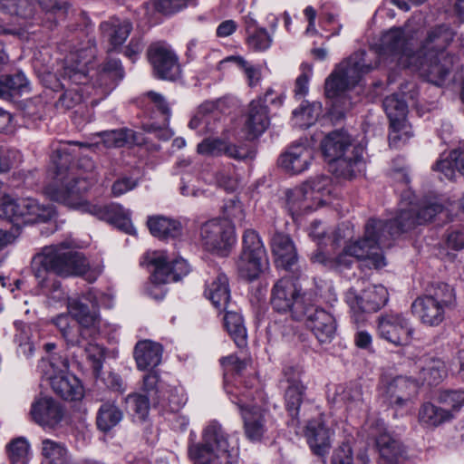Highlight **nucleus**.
<instances>
[{
	"mask_svg": "<svg viewBox=\"0 0 464 464\" xmlns=\"http://www.w3.org/2000/svg\"><path fill=\"white\" fill-rule=\"evenodd\" d=\"M200 240L204 247L212 252L224 253L235 243V229L227 219H211L200 227Z\"/></svg>",
	"mask_w": 464,
	"mask_h": 464,
	"instance_id": "dca6fc26",
	"label": "nucleus"
},
{
	"mask_svg": "<svg viewBox=\"0 0 464 464\" xmlns=\"http://www.w3.org/2000/svg\"><path fill=\"white\" fill-rule=\"evenodd\" d=\"M188 453L196 464H220L218 459L220 453L205 441L191 445Z\"/></svg>",
	"mask_w": 464,
	"mask_h": 464,
	"instance_id": "3c124183",
	"label": "nucleus"
},
{
	"mask_svg": "<svg viewBox=\"0 0 464 464\" xmlns=\"http://www.w3.org/2000/svg\"><path fill=\"white\" fill-rule=\"evenodd\" d=\"M129 408L139 417L144 420L150 411L149 399L145 395L134 393L126 398Z\"/></svg>",
	"mask_w": 464,
	"mask_h": 464,
	"instance_id": "680f3d73",
	"label": "nucleus"
},
{
	"mask_svg": "<svg viewBox=\"0 0 464 464\" xmlns=\"http://www.w3.org/2000/svg\"><path fill=\"white\" fill-rule=\"evenodd\" d=\"M306 325L310 328L317 340L322 343H330L336 332V323L334 316L324 309L308 306Z\"/></svg>",
	"mask_w": 464,
	"mask_h": 464,
	"instance_id": "c85d7f7f",
	"label": "nucleus"
},
{
	"mask_svg": "<svg viewBox=\"0 0 464 464\" xmlns=\"http://www.w3.org/2000/svg\"><path fill=\"white\" fill-rule=\"evenodd\" d=\"M450 180L456 178V172L464 175V142L443 159L438 160L433 167Z\"/></svg>",
	"mask_w": 464,
	"mask_h": 464,
	"instance_id": "58836bf2",
	"label": "nucleus"
},
{
	"mask_svg": "<svg viewBox=\"0 0 464 464\" xmlns=\"http://www.w3.org/2000/svg\"><path fill=\"white\" fill-rule=\"evenodd\" d=\"M380 337L395 345H407L412 340L414 329L411 321L401 314H387L378 319Z\"/></svg>",
	"mask_w": 464,
	"mask_h": 464,
	"instance_id": "6ab92c4d",
	"label": "nucleus"
},
{
	"mask_svg": "<svg viewBox=\"0 0 464 464\" xmlns=\"http://www.w3.org/2000/svg\"><path fill=\"white\" fill-rule=\"evenodd\" d=\"M333 431L326 425L323 415L308 421L304 436L313 452L318 456H324L330 447Z\"/></svg>",
	"mask_w": 464,
	"mask_h": 464,
	"instance_id": "2f4dec72",
	"label": "nucleus"
},
{
	"mask_svg": "<svg viewBox=\"0 0 464 464\" xmlns=\"http://www.w3.org/2000/svg\"><path fill=\"white\" fill-rule=\"evenodd\" d=\"M44 464H70V456L63 444L44 439L42 440Z\"/></svg>",
	"mask_w": 464,
	"mask_h": 464,
	"instance_id": "49530a36",
	"label": "nucleus"
},
{
	"mask_svg": "<svg viewBox=\"0 0 464 464\" xmlns=\"http://www.w3.org/2000/svg\"><path fill=\"white\" fill-rule=\"evenodd\" d=\"M103 296L95 289H90L82 298L91 304L78 299L69 300L68 313H62L52 319L67 346L82 349L95 374H99L104 360V348L95 343L100 332V300Z\"/></svg>",
	"mask_w": 464,
	"mask_h": 464,
	"instance_id": "f03ea898",
	"label": "nucleus"
},
{
	"mask_svg": "<svg viewBox=\"0 0 464 464\" xmlns=\"http://www.w3.org/2000/svg\"><path fill=\"white\" fill-rule=\"evenodd\" d=\"M303 370L299 366L287 365L280 381L284 390L285 404L291 416L296 417L305 398L306 386L302 381Z\"/></svg>",
	"mask_w": 464,
	"mask_h": 464,
	"instance_id": "a211bd4d",
	"label": "nucleus"
},
{
	"mask_svg": "<svg viewBox=\"0 0 464 464\" xmlns=\"http://www.w3.org/2000/svg\"><path fill=\"white\" fill-rule=\"evenodd\" d=\"M150 233L159 238H174L181 234L180 222L162 216L151 217L148 219Z\"/></svg>",
	"mask_w": 464,
	"mask_h": 464,
	"instance_id": "37998d69",
	"label": "nucleus"
},
{
	"mask_svg": "<svg viewBox=\"0 0 464 464\" xmlns=\"http://www.w3.org/2000/svg\"><path fill=\"white\" fill-rule=\"evenodd\" d=\"M76 148L91 149V146L77 142H63L54 150L52 161L55 168V176L53 183L47 188L49 197L70 208L78 209L111 223L127 234H135L129 209L119 204L102 205L83 198V194L89 187L88 178H79L68 171L72 158L76 155Z\"/></svg>",
	"mask_w": 464,
	"mask_h": 464,
	"instance_id": "f257e3e1",
	"label": "nucleus"
},
{
	"mask_svg": "<svg viewBox=\"0 0 464 464\" xmlns=\"http://www.w3.org/2000/svg\"><path fill=\"white\" fill-rule=\"evenodd\" d=\"M8 456L12 464H27L29 460L28 442L23 438L13 440L8 445Z\"/></svg>",
	"mask_w": 464,
	"mask_h": 464,
	"instance_id": "4d7b16f0",
	"label": "nucleus"
},
{
	"mask_svg": "<svg viewBox=\"0 0 464 464\" xmlns=\"http://www.w3.org/2000/svg\"><path fill=\"white\" fill-rule=\"evenodd\" d=\"M217 102L202 103L195 116L190 120L188 126L191 129H199L200 131L212 132L216 130L214 121L218 117Z\"/></svg>",
	"mask_w": 464,
	"mask_h": 464,
	"instance_id": "ea45409f",
	"label": "nucleus"
},
{
	"mask_svg": "<svg viewBox=\"0 0 464 464\" xmlns=\"http://www.w3.org/2000/svg\"><path fill=\"white\" fill-rule=\"evenodd\" d=\"M454 35V31L448 25L441 24L432 27L428 31L416 54L422 56L435 53L436 55H450L446 53V49L452 42Z\"/></svg>",
	"mask_w": 464,
	"mask_h": 464,
	"instance_id": "c756f323",
	"label": "nucleus"
},
{
	"mask_svg": "<svg viewBox=\"0 0 464 464\" xmlns=\"http://www.w3.org/2000/svg\"><path fill=\"white\" fill-rule=\"evenodd\" d=\"M321 149L330 165V169L337 177L351 179L363 171V149L353 146L350 136L343 131H333L322 141Z\"/></svg>",
	"mask_w": 464,
	"mask_h": 464,
	"instance_id": "39448f33",
	"label": "nucleus"
},
{
	"mask_svg": "<svg viewBox=\"0 0 464 464\" xmlns=\"http://www.w3.org/2000/svg\"><path fill=\"white\" fill-rule=\"evenodd\" d=\"M224 325L238 347L246 345V329L242 316L232 311H227L224 316Z\"/></svg>",
	"mask_w": 464,
	"mask_h": 464,
	"instance_id": "de8ad7c7",
	"label": "nucleus"
},
{
	"mask_svg": "<svg viewBox=\"0 0 464 464\" xmlns=\"http://www.w3.org/2000/svg\"><path fill=\"white\" fill-rule=\"evenodd\" d=\"M322 113L320 102L302 104L299 109L293 111V116L300 127L308 128L313 125Z\"/></svg>",
	"mask_w": 464,
	"mask_h": 464,
	"instance_id": "603ef678",
	"label": "nucleus"
},
{
	"mask_svg": "<svg viewBox=\"0 0 464 464\" xmlns=\"http://www.w3.org/2000/svg\"><path fill=\"white\" fill-rule=\"evenodd\" d=\"M29 89V81L21 72L0 75V98L9 99L13 93L27 92Z\"/></svg>",
	"mask_w": 464,
	"mask_h": 464,
	"instance_id": "a18cd8bd",
	"label": "nucleus"
},
{
	"mask_svg": "<svg viewBox=\"0 0 464 464\" xmlns=\"http://www.w3.org/2000/svg\"><path fill=\"white\" fill-rule=\"evenodd\" d=\"M450 410L436 406L430 402L421 405L419 411L420 422L429 428L437 427L452 419Z\"/></svg>",
	"mask_w": 464,
	"mask_h": 464,
	"instance_id": "c03bdc74",
	"label": "nucleus"
},
{
	"mask_svg": "<svg viewBox=\"0 0 464 464\" xmlns=\"http://www.w3.org/2000/svg\"><path fill=\"white\" fill-rule=\"evenodd\" d=\"M242 278L256 280L269 266L267 253L258 233L247 229L243 235V248L237 263Z\"/></svg>",
	"mask_w": 464,
	"mask_h": 464,
	"instance_id": "f8f14e48",
	"label": "nucleus"
},
{
	"mask_svg": "<svg viewBox=\"0 0 464 464\" xmlns=\"http://www.w3.org/2000/svg\"><path fill=\"white\" fill-rule=\"evenodd\" d=\"M69 362L61 355H51L40 362L38 369L49 381L53 391L66 401H78L83 396L80 380L67 372Z\"/></svg>",
	"mask_w": 464,
	"mask_h": 464,
	"instance_id": "1a4fd4ad",
	"label": "nucleus"
},
{
	"mask_svg": "<svg viewBox=\"0 0 464 464\" xmlns=\"http://www.w3.org/2000/svg\"><path fill=\"white\" fill-rule=\"evenodd\" d=\"M331 179L320 175L286 191V208L293 217L314 211L326 202Z\"/></svg>",
	"mask_w": 464,
	"mask_h": 464,
	"instance_id": "6e6552de",
	"label": "nucleus"
},
{
	"mask_svg": "<svg viewBox=\"0 0 464 464\" xmlns=\"http://www.w3.org/2000/svg\"><path fill=\"white\" fill-rule=\"evenodd\" d=\"M414 195L409 189L401 195V209L393 222L394 233L398 235L430 221L437 214L443 210V206L436 200L424 201L421 205L413 202ZM392 235L393 232H389Z\"/></svg>",
	"mask_w": 464,
	"mask_h": 464,
	"instance_id": "9b49d317",
	"label": "nucleus"
},
{
	"mask_svg": "<svg viewBox=\"0 0 464 464\" xmlns=\"http://www.w3.org/2000/svg\"><path fill=\"white\" fill-rule=\"evenodd\" d=\"M203 441L210 444L220 453V464H237L238 449L235 441H230L229 436L224 431L222 426L213 420L203 431Z\"/></svg>",
	"mask_w": 464,
	"mask_h": 464,
	"instance_id": "393cba45",
	"label": "nucleus"
},
{
	"mask_svg": "<svg viewBox=\"0 0 464 464\" xmlns=\"http://www.w3.org/2000/svg\"><path fill=\"white\" fill-rule=\"evenodd\" d=\"M247 45L256 52H264L270 48L273 36L265 28H258L248 33Z\"/></svg>",
	"mask_w": 464,
	"mask_h": 464,
	"instance_id": "13d9d810",
	"label": "nucleus"
},
{
	"mask_svg": "<svg viewBox=\"0 0 464 464\" xmlns=\"http://www.w3.org/2000/svg\"><path fill=\"white\" fill-rule=\"evenodd\" d=\"M227 220L242 221L245 218L243 206L237 198L229 199L223 207Z\"/></svg>",
	"mask_w": 464,
	"mask_h": 464,
	"instance_id": "338daca9",
	"label": "nucleus"
},
{
	"mask_svg": "<svg viewBox=\"0 0 464 464\" xmlns=\"http://www.w3.org/2000/svg\"><path fill=\"white\" fill-rule=\"evenodd\" d=\"M343 400L347 411L352 416L361 417L367 411V405L363 401L362 388L356 384L347 387L343 391Z\"/></svg>",
	"mask_w": 464,
	"mask_h": 464,
	"instance_id": "09e8293b",
	"label": "nucleus"
},
{
	"mask_svg": "<svg viewBox=\"0 0 464 464\" xmlns=\"http://www.w3.org/2000/svg\"><path fill=\"white\" fill-rule=\"evenodd\" d=\"M123 419V411L115 401L103 402L96 415L97 428L102 432H109L120 424Z\"/></svg>",
	"mask_w": 464,
	"mask_h": 464,
	"instance_id": "a19ab883",
	"label": "nucleus"
},
{
	"mask_svg": "<svg viewBox=\"0 0 464 464\" xmlns=\"http://www.w3.org/2000/svg\"><path fill=\"white\" fill-rule=\"evenodd\" d=\"M416 368L419 374L414 379L418 382V386L424 383L438 384L447 373L444 362L436 358L421 359L417 362Z\"/></svg>",
	"mask_w": 464,
	"mask_h": 464,
	"instance_id": "c9c22d12",
	"label": "nucleus"
},
{
	"mask_svg": "<svg viewBox=\"0 0 464 464\" xmlns=\"http://www.w3.org/2000/svg\"><path fill=\"white\" fill-rule=\"evenodd\" d=\"M102 141L106 147H122L136 142V133L129 129L106 131L102 133Z\"/></svg>",
	"mask_w": 464,
	"mask_h": 464,
	"instance_id": "5fc2aeb1",
	"label": "nucleus"
},
{
	"mask_svg": "<svg viewBox=\"0 0 464 464\" xmlns=\"http://www.w3.org/2000/svg\"><path fill=\"white\" fill-rule=\"evenodd\" d=\"M141 264L152 268L151 280L157 285L177 282L189 272L185 259L169 262L165 251L147 252Z\"/></svg>",
	"mask_w": 464,
	"mask_h": 464,
	"instance_id": "2eb2a0df",
	"label": "nucleus"
},
{
	"mask_svg": "<svg viewBox=\"0 0 464 464\" xmlns=\"http://www.w3.org/2000/svg\"><path fill=\"white\" fill-rule=\"evenodd\" d=\"M351 257H353L346 251V246L343 250L335 257L326 256L323 251L318 250L311 257L314 263H320L329 268L339 269L342 267H348L351 265Z\"/></svg>",
	"mask_w": 464,
	"mask_h": 464,
	"instance_id": "6e6d98bb",
	"label": "nucleus"
},
{
	"mask_svg": "<svg viewBox=\"0 0 464 464\" xmlns=\"http://www.w3.org/2000/svg\"><path fill=\"white\" fill-rule=\"evenodd\" d=\"M455 305L453 289L445 283L431 285L427 295L416 298L411 310L420 322L430 327H436L445 320L447 311Z\"/></svg>",
	"mask_w": 464,
	"mask_h": 464,
	"instance_id": "0eeeda50",
	"label": "nucleus"
},
{
	"mask_svg": "<svg viewBox=\"0 0 464 464\" xmlns=\"http://www.w3.org/2000/svg\"><path fill=\"white\" fill-rule=\"evenodd\" d=\"M149 59L156 75L163 80L174 81L180 74L178 56L165 42L152 44L148 51Z\"/></svg>",
	"mask_w": 464,
	"mask_h": 464,
	"instance_id": "4be33fe9",
	"label": "nucleus"
},
{
	"mask_svg": "<svg viewBox=\"0 0 464 464\" xmlns=\"http://www.w3.org/2000/svg\"><path fill=\"white\" fill-rule=\"evenodd\" d=\"M132 25L130 22L124 20H112L110 22H103L101 24V30L103 36L109 41L111 45V50L121 46L128 38Z\"/></svg>",
	"mask_w": 464,
	"mask_h": 464,
	"instance_id": "79ce46f5",
	"label": "nucleus"
},
{
	"mask_svg": "<svg viewBox=\"0 0 464 464\" xmlns=\"http://www.w3.org/2000/svg\"><path fill=\"white\" fill-rule=\"evenodd\" d=\"M369 54L358 51L342 61L325 81V94L333 100V114L339 117L348 111L353 105L348 91L355 87L363 74L377 67L380 61L369 62Z\"/></svg>",
	"mask_w": 464,
	"mask_h": 464,
	"instance_id": "20e7f679",
	"label": "nucleus"
},
{
	"mask_svg": "<svg viewBox=\"0 0 464 464\" xmlns=\"http://www.w3.org/2000/svg\"><path fill=\"white\" fill-rule=\"evenodd\" d=\"M150 4L157 11L169 14L184 7L187 0H151Z\"/></svg>",
	"mask_w": 464,
	"mask_h": 464,
	"instance_id": "69168bd1",
	"label": "nucleus"
},
{
	"mask_svg": "<svg viewBox=\"0 0 464 464\" xmlns=\"http://www.w3.org/2000/svg\"><path fill=\"white\" fill-rule=\"evenodd\" d=\"M205 295L218 310H227L230 301V289L226 275L218 274L207 284Z\"/></svg>",
	"mask_w": 464,
	"mask_h": 464,
	"instance_id": "4c0bfd02",
	"label": "nucleus"
},
{
	"mask_svg": "<svg viewBox=\"0 0 464 464\" xmlns=\"http://www.w3.org/2000/svg\"><path fill=\"white\" fill-rule=\"evenodd\" d=\"M437 401L447 410L459 411L464 405V391L443 390L440 391L437 395Z\"/></svg>",
	"mask_w": 464,
	"mask_h": 464,
	"instance_id": "bf43d9fd",
	"label": "nucleus"
},
{
	"mask_svg": "<svg viewBox=\"0 0 464 464\" xmlns=\"http://www.w3.org/2000/svg\"><path fill=\"white\" fill-rule=\"evenodd\" d=\"M413 53L409 48L407 33L401 28H392L385 32L380 44V56H391L401 67H410L408 60H413Z\"/></svg>",
	"mask_w": 464,
	"mask_h": 464,
	"instance_id": "412c9836",
	"label": "nucleus"
},
{
	"mask_svg": "<svg viewBox=\"0 0 464 464\" xmlns=\"http://www.w3.org/2000/svg\"><path fill=\"white\" fill-rule=\"evenodd\" d=\"M353 450L349 442H343L334 450L332 457V464H352Z\"/></svg>",
	"mask_w": 464,
	"mask_h": 464,
	"instance_id": "774afa93",
	"label": "nucleus"
},
{
	"mask_svg": "<svg viewBox=\"0 0 464 464\" xmlns=\"http://www.w3.org/2000/svg\"><path fill=\"white\" fill-rule=\"evenodd\" d=\"M388 301V292L383 285L367 283L359 294L354 288L346 293V302L355 312L372 313L381 309Z\"/></svg>",
	"mask_w": 464,
	"mask_h": 464,
	"instance_id": "b1692460",
	"label": "nucleus"
},
{
	"mask_svg": "<svg viewBox=\"0 0 464 464\" xmlns=\"http://www.w3.org/2000/svg\"><path fill=\"white\" fill-rule=\"evenodd\" d=\"M72 246V241L46 246L34 259L33 271L37 284L46 289L49 299L53 302L66 300L68 304L72 298L67 297L59 281L50 278V272L63 278L82 277L90 283L102 273V266L91 265L87 257ZM77 299L83 303L81 298Z\"/></svg>",
	"mask_w": 464,
	"mask_h": 464,
	"instance_id": "7ed1b4c3",
	"label": "nucleus"
},
{
	"mask_svg": "<svg viewBox=\"0 0 464 464\" xmlns=\"http://www.w3.org/2000/svg\"><path fill=\"white\" fill-rule=\"evenodd\" d=\"M270 248L277 266L290 269L296 264L298 255L289 235L276 231L270 238Z\"/></svg>",
	"mask_w": 464,
	"mask_h": 464,
	"instance_id": "473e14b6",
	"label": "nucleus"
},
{
	"mask_svg": "<svg viewBox=\"0 0 464 464\" xmlns=\"http://www.w3.org/2000/svg\"><path fill=\"white\" fill-rule=\"evenodd\" d=\"M162 347L160 344L145 340L139 342L134 350L137 367L145 371L158 366L161 361Z\"/></svg>",
	"mask_w": 464,
	"mask_h": 464,
	"instance_id": "e433bc0d",
	"label": "nucleus"
},
{
	"mask_svg": "<svg viewBox=\"0 0 464 464\" xmlns=\"http://www.w3.org/2000/svg\"><path fill=\"white\" fill-rule=\"evenodd\" d=\"M21 161L19 151L11 149L0 148V173L9 171Z\"/></svg>",
	"mask_w": 464,
	"mask_h": 464,
	"instance_id": "0e129e2a",
	"label": "nucleus"
},
{
	"mask_svg": "<svg viewBox=\"0 0 464 464\" xmlns=\"http://www.w3.org/2000/svg\"><path fill=\"white\" fill-rule=\"evenodd\" d=\"M93 57L90 41L82 47L73 46V50L65 58L63 79L75 85L86 84L89 81L88 64Z\"/></svg>",
	"mask_w": 464,
	"mask_h": 464,
	"instance_id": "5701e85b",
	"label": "nucleus"
},
{
	"mask_svg": "<svg viewBox=\"0 0 464 464\" xmlns=\"http://www.w3.org/2000/svg\"><path fill=\"white\" fill-rule=\"evenodd\" d=\"M412 59L408 60L406 63L419 71L420 74L428 82L438 86L444 82L454 64L452 55H436L435 53L422 56L414 54Z\"/></svg>",
	"mask_w": 464,
	"mask_h": 464,
	"instance_id": "f3484780",
	"label": "nucleus"
},
{
	"mask_svg": "<svg viewBox=\"0 0 464 464\" xmlns=\"http://www.w3.org/2000/svg\"><path fill=\"white\" fill-rule=\"evenodd\" d=\"M82 87L71 88L63 92L57 102V106L64 109H72L80 104L83 99Z\"/></svg>",
	"mask_w": 464,
	"mask_h": 464,
	"instance_id": "e2e57ef3",
	"label": "nucleus"
},
{
	"mask_svg": "<svg viewBox=\"0 0 464 464\" xmlns=\"http://www.w3.org/2000/svg\"><path fill=\"white\" fill-rule=\"evenodd\" d=\"M156 399L158 404L172 412L179 411L187 401L185 394L177 388L162 392V394L158 395Z\"/></svg>",
	"mask_w": 464,
	"mask_h": 464,
	"instance_id": "864d4df0",
	"label": "nucleus"
},
{
	"mask_svg": "<svg viewBox=\"0 0 464 464\" xmlns=\"http://www.w3.org/2000/svg\"><path fill=\"white\" fill-rule=\"evenodd\" d=\"M369 436L375 439L380 459L385 464H396L403 458L401 444L392 438L389 434L382 432L383 423L374 420L370 425Z\"/></svg>",
	"mask_w": 464,
	"mask_h": 464,
	"instance_id": "a878e982",
	"label": "nucleus"
},
{
	"mask_svg": "<svg viewBox=\"0 0 464 464\" xmlns=\"http://www.w3.org/2000/svg\"><path fill=\"white\" fill-rule=\"evenodd\" d=\"M54 216L53 208L42 205L31 198L13 199L9 196L0 197V218L24 224L46 222Z\"/></svg>",
	"mask_w": 464,
	"mask_h": 464,
	"instance_id": "ddd939ff",
	"label": "nucleus"
},
{
	"mask_svg": "<svg viewBox=\"0 0 464 464\" xmlns=\"http://www.w3.org/2000/svg\"><path fill=\"white\" fill-rule=\"evenodd\" d=\"M418 387L414 378L400 375L383 386L382 394L391 405L402 407L417 393Z\"/></svg>",
	"mask_w": 464,
	"mask_h": 464,
	"instance_id": "cd10ccee",
	"label": "nucleus"
},
{
	"mask_svg": "<svg viewBox=\"0 0 464 464\" xmlns=\"http://www.w3.org/2000/svg\"><path fill=\"white\" fill-rule=\"evenodd\" d=\"M383 108L390 120V127L394 130L392 139H398L399 128H404L407 133L409 130V123L406 120L408 106L405 100L399 98L397 94L387 96L383 101Z\"/></svg>",
	"mask_w": 464,
	"mask_h": 464,
	"instance_id": "f704fd0d",
	"label": "nucleus"
},
{
	"mask_svg": "<svg viewBox=\"0 0 464 464\" xmlns=\"http://www.w3.org/2000/svg\"><path fill=\"white\" fill-rule=\"evenodd\" d=\"M215 183L227 191H234L237 187V179L234 167L229 165L217 169L214 173Z\"/></svg>",
	"mask_w": 464,
	"mask_h": 464,
	"instance_id": "052dcab7",
	"label": "nucleus"
},
{
	"mask_svg": "<svg viewBox=\"0 0 464 464\" xmlns=\"http://www.w3.org/2000/svg\"><path fill=\"white\" fill-rule=\"evenodd\" d=\"M32 420L45 430H54L61 427L64 418L62 405L50 396H39L31 405Z\"/></svg>",
	"mask_w": 464,
	"mask_h": 464,
	"instance_id": "aec40b11",
	"label": "nucleus"
},
{
	"mask_svg": "<svg viewBox=\"0 0 464 464\" xmlns=\"http://www.w3.org/2000/svg\"><path fill=\"white\" fill-rule=\"evenodd\" d=\"M199 154L206 156L227 155L237 160H252L255 152L247 146H237L218 138H208L202 140L197 148Z\"/></svg>",
	"mask_w": 464,
	"mask_h": 464,
	"instance_id": "bb28decb",
	"label": "nucleus"
},
{
	"mask_svg": "<svg viewBox=\"0 0 464 464\" xmlns=\"http://www.w3.org/2000/svg\"><path fill=\"white\" fill-rule=\"evenodd\" d=\"M0 7L7 14L22 19H30L35 14V6L30 0H0Z\"/></svg>",
	"mask_w": 464,
	"mask_h": 464,
	"instance_id": "8fccbe9b",
	"label": "nucleus"
},
{
	"mask_svg": "<svg viewBox=\"0 0 464 464\" xmlns=\"http://www.w3.org/2000/svg\"><path fill=\"white\" fill-rule=\"evenodd\" d=\"M394 231L392 220L370 219L365 225L363 237L346 244V251L352 256L364 260L369 267L382 268L386 265L382 248L391 246V240L398 234L389 232Z\"/></svg>",
	"mask_w": 464,
	"mask_h": 464,
	"instance_id": "423d86ee",
	"label": "nucleus"
},
{
	"mask_svg": "<svg viewBox=\"0 0 464 464\" xmlns=\"http://www.w3.org/2000/svg\"><path fill=\"white\" fill-rule=\"evenodd\" d=\"M271 304L278 313H290L295 320H302L308 311L301 289L290 277H283L274 285Z\"/></svg>",
	"mask_w": 464,
	"mask_h": 464,
	"instance_id": "4468645a",
	"label": "nucleus"
},
{
	"mask_svg": "<svg viewBox=\"0 0 464 464\" xmlns=\"http://www.w3.org/2000/svg\"><path fill=\"white\" fill-rule=\"evenodd\" d=\"M270 119L268 109L263 104L262 99L253 100L248 106V111L245 121V131L249 139L260 136L268 128Z\"/></svg>",
	"mask_w": 464,
	"mask_h": 464,
	"instance_id": "72a5a7b5",
	"label": "nucleus"
},
{
	"mask_svg": "<svg viewBox=\"0 0 464 464\" xmlns=\"http://www.w3.org/2000/svg\"><path fill=\"white\" fill-rule=\"evenodd\" d=\"M313 158L314 152L309 146L304 143H295L280 156L278 164L288 173L299 174L309 168Z\"/></svg>",
	"mask_w": 464,
	"mask_h": 464,
	"instance_id": "7c9ffc66",
	"label": "nucleus"
},
{
	"mask_svg": "<svg viewBox=\"0 0 464 464\" xmlns=\"http://www.w3.org/2000/svg\"><path fill=\"white\" fill-rule=\"evenodd\" d=\"M227 392L231 395V401L241 411L246 437L253 442H259L267 438L275 428L271 414L260 407L247 403L252 399V393L229 390Z\"/></svg>",
	"mask_w": 464,
	"mask_h": 464,
	"instance_id": "9d476101",
	"label": "nucleus"
}]
</instances>
